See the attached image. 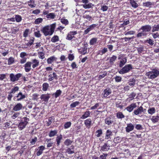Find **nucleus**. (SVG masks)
Instances as JSON below:
<instances>
[{"mask_svg":"<svg viewBox=\"0 0 159 159\" xmlns=\"http://www.w3.org/2000/svg\"><path fill=\"white\" fill-rule=\"evenodd\" d=\"M56 27V23H55L50 25V26L47 25L44 27L41 31L45 36L51 35L53 33Z\"/></svg>","mask_w":159,"mask_h":159,"instance_id":"nucleus-1","label":"nucleus"},{"mask_svg":"<svg viewBox=\"0 0 159 159\" xmlns=\"http://www.w3.org/2000/svg\"><path fill=\"white\" fill-rule=\"evenodd\" d=\"M152 29L151 26L149 25H146L143 26L139 29V30H142L141 32L138 33L136 37L138 38H141L142 36H146L148 34V32H150Z\"/></svg>","mask_w":159,"mask_h":159,"instance_id":"nucleus-2","label":"nucleus"},{"mask_svg":"<svg viewBox=\"0 0 159 159\" xmlns=\"http://www.w3.org/2000/svg\"><path fill=\"white\" fill-rule=\"evenodd\" d=\"M146 75L149 79H154L159 75V71L156 69H153L152 71L146 73Z\"/></svg>","mask_w":159,"mask_h":159,"instance_id":"nucleus-3","label":"nucleus"},{"mask_svg":"<svg viewBox=\"0 0 159 159\" xmlns=\"http://www.w3.org/2000/svg\"><path fill=\"white\" fill-rule=\"evenodd\" d=\"M30 119L27 117L22 118L18 125V128L19 130H21L25 128L28 123Z\"/></svg>","mask_w":159,"mask_h":159,"instance_id":"nucleus-4","label":"nucleus"},{"mask_svg":"<svg viewBox=\"0 0 159 159\" xmlns=\"http://www.w3.org/2000/svg\"><path fill=\"white\" fill-rule=\"evenodd\" d=\"M132 69H133V67L131 64H127L121 69L118 72L121 74H124L129 72Z\"/></svg>","mask_w":159,"mask_h":159,"instance_id":"nucleus-5","label":"nucleus"},{"mask_svg":"<svg viewBox=\"0 0 159 159\" xmlns=\"http://www.w3.org/2000/svg\"><path fill=\"white\" fill-rule=\"evenodd\" d=\"M19 89L18 86H15L13 88L11 89L10 92H8V95L7 97V99L8 101H11L13 96V94L15 93Z\"/></svg>","mask_w":159,"mask_h":159,"instance_id":"nucleus-6","label":"nucleus"},{"mask_svg":"<svg viewBox=\"0 0 159 159\" xmlns=\"http://www.w3.org/2000/svg\"><path fill=\"white\" fill-rule=\"evenodd\" d=\"M22 76V74L20 73H18L15 75L13 73H11L9 75L10 81L12 82L17 81Z\"/></svg>","mask_w":159,"mask_h":159,"instance_id":"nucleus-7","label":"nucleus"},{"mask_svg":"<svg viewBox=\"0 0 159 159\" xmlns=\"http://www.w3.org/2000/svg\"><path fill=\"white\" fill-rule=\"evenodd\" d=\"M26 97V95L23 94L21 92H19L14 96L13 99L15 101H20L25 99Z\"/></svg>","mask_w":159,"mask_h":159,"instance_id":"nucleus-8","label":"nucleus"},{"mask_svg":"<svg viewBox=\"0 0 159 159\" xmlns=\"http://www.w3.org/2000/svg\"><path fill=\"white\" fill-rule=\"evenodd\" d=\"M114 117L112 116H110L106 118L105 120V123L108 125L114 124Z\"/></svg>","mask_w":159,"mask_h":159,"instance_id":"nucleus-9","label":"nucleus"},{"mask_svg":"<svg viewBox=\"0 0 159 159\" xmlns=\"http://www.w3.org/2000/svg\"><path fill=\"white\" fill-rule=\"evenodd\" d=\"M143 112L144 108L142 106H140L139 107H138L137 109L134 110L133 115H139Z\"/></svg>","mask_w":159,"mask_h":159,"instance_id":"nucleus-10","label":"nucleus"},{"mask_svg":"<svg viewBox=\"0 0 159 159\" xmlns=\"http://www.w3.org/2000/svg\"><path fill=\"white\" fill-rule=\"evenodd\" d=\"M49 73H50V74L48 75V80L49 81H51L54 79L57 80V77L56 73L54 72H48Z\"/></svg>","mask_w":159,"mask_h":159,"instance_id":"nucleus-11","label":"nucleus"},{"mask_svg":"<svg viewBox=\"0 0 159 159\" xmlns=\"http://www.w3.org/2000/svg\"><path fill=\"white\" fill-rule=\"evenodd\" d=\"M111 93V89L109 88H107L104 90L102 93L103 98H108L107 96Z\"/></svg>","mask_w":159,"mask_h":159,"instance_id":"nucleus-12","label":"nucleus"},{"mask_svg":"<svg viewBox=\"0 0 159 159\" xmlns=\"http://www.w3.org/2000/svg\"><path fill=\"white\" fill-rule=\"evenodd\" d=\"M77 34L76 31H70L67 35L66 39L68 40H71L75 37L74 36Z\"/></svg>","mask_w":159,"mask_h":159,"instance_id":"nucleus-13","label":"nucleus"},{"mask_svg":"<svg viewBox=\"0 0 159 159\" xmlns=\"http://www.w3.org/2000/svg\"><path fill=\"white\" fill-rule=\"evenodd\" d=\"M23 108L22 104L20 103H18L13 106L12 110L15 111H17L21 110Z\"/></svg>","mask_w":159,"mask_h":159,"instance_id":"nucleus-14","label":"nucleus"},{"mask_svg":"<svg viewBox=\"0 0 159 159\" xmlns=\"http://www.w3.org/2000/svg\"><path fill=\"white\" fill-rule=\"evenodd\" d=\"M137 107V105L135 103H132L127 106L125 109L129 112H132L133 110Z\"/></svg>","mask_w":159,"mask_h":159,"instance_id":"nucleus-15","label":"nucleus"},{"mask_svg":"<svg viewBox=\"0 0 159 159\" xmlns=\"http://www.w3.org/2000/svg\"><path fill=\"white\" fill-rule=\"evenodd\" d=\"M31 64L30 61H28L23 66L26 72H28L30 71L31 69Z\"/></svg>","mask_w":159,"mask_h":159,"instance_id":"nucleus-16","label":"nucleus"},{"mask_svg":"<svg viewBox=\"0 0 159 159\" xmlns=\"http://www.w3.org/2000/svg\"><path fill=\"white\" fill-rule=\"evenodd\" d=\"M32 65V69H34L35 67L38 66L39 64V61L36 59H33L30 61Z\"/></svg>","mask_w":159,"mask_h":159,"instance_id":"nucleus-17","label":"nucleus"},{"mask_svg":"<svg viewBox=\"0 0 159 159\" xmlns=\"http://www.w3.org/2000/svg\"><path fill=\"white\" fill-rule=\"evenodd\" d=\"M84 124L85 127L89 129L92 125V121L91 119L88 118L84 120Z\"/></svg>","mask_w":159,"mask_h":159,"instance_id":"nucleus-18","label":"nucleus"},{"mask_svg":"<svg viewBox=\"0 0 159 159\" xmlns=\"http://www.w3.org/2000/svg\"><path fill=\"white\" fill-rule=\"evenodd\" d=\"M110 146L107 143H104L103 146L101 147L100 151L102 152H106L110 149Z\"/></svg>","mask_w":159,"mask_h":159,"instance_id":"nucleus-19","label":"nucleus"},{"mask_svg":"<svg viewBox=\"0 0 159 159\" xmlns=\"http://www.w3.org/2000/svg\"><path fill=\"white\" fill-rule=\"evenodd\" d=\"M97 26V25L95 24H93L89 26L84 31V34H87L91 30H93Z\"/></svg>","mask_w":159,"mask_h":159,"instance_id":"nucleus-20","label":"nucleus"},{"mask_svg":"<svg viewBox=\"0 0 159 159\" xmlns=\"http://www.w3.org/2000/svg\"><path fill=\"white\" fill-rule=\"evenodd\" d=\"M134 129V126L131 123L127 124V126L125 128L126 131L127 133H129L133 130Z\"/></svg>","mask_w":159,"mask_h":159,"instance_id":"nucleus-21","label":"nucleus"},{"mask_svg":"<svg viewBox=\"0 0 159 159\" xmlns=\"http://www.w3.org/2000/svg\"><path fill=\"white\" fill-rule=\"evenodd\" d=\"M50 96L49 94H42L40 97V98L44 102H48L49 99L50 98Z\"/></svg>","mask_w":159,"mask_h":159,"instance_id":"nucleus-22","label":"nucleus"},{"mask_svg":"<svg viewBox=\"0 0 159 159\" xmlns=\"http://www.w3.org/2000/svg\"><path fill=\"white\" fill-rule=\"evenodd\" d=\"M88 110V109H87V110L84 112V114L81 116L80 118L81 119H84L90 116L91 112Z\"/></svg>","mask_w":159,"mask_h":159,"instance_id":"nucleus-23","label":"nucleus"},{"mask_svg":"<svg viewBox=\"0 0 159 159\" xmlns=\"http://www.w3.org/2000/svg\"><path fill=\"white\" fill-rule=\"evenodd\" d=\"M74 146L73 145L71 146L70 148H68L66 149V152L68 154L74 153Z\"/></svg>","mask_w":159,"mask_h":159,"instance_id":"nucleus-24","label":"nucleus"},{"mask_svg":"<svg viewBox=\"0 0 159 159\" xmlns=\"http://www.w3.org/2000/svg\"><path fill=\"white\" fill-rule=\"evenodd\" d=\"M127 62V59L126 57L121 59L119 61V66L120 67H122L124 66Z\"/></svg>","mask_w":159,"mask_h":159,"instance_id":"nucleus-25","label":"nucleus"},{"mask_svg":"<svg viewBox=\"0 0 159 159\" xmlns=\"http://www.w3.org/2000/svg\"><path fill=\"white\" fill-rule=\"evenodd\" d=\"M39 150L36 152V155L37 156H39L40 155L43 153V151L44 150L45 148L44 146L42 145L39 146Z\"/></svg>","mask_w":159,"mask_h":159,"instance_id":"nucleus-26","label":"nucleus"},{"mask_svg":"<svg viewBox=\"0 0 159 159\" xmlns=\"http://www.w3.org/2000/svg\"><path fill=\"white\" fill-rule=\"evenodd\" d=\"M108 51L107 49L104 48L103 49H101L97 52L98 55H102Z\"/></svg>","mask_w":159,"mask_h":159,"instance_id":"nucleus-27","label":"nucleus"},{"mask_svg":"<svg viewBox=\"0 0 159 159\" xmlns=\"http://www.w3.org/2000/svg\"><path fill=\"white\" fill-rule=\"evenodd\" d=\"M62 139V136L61 134H60L57 136L56 138V141L57 142V146L60 145L61 141Z\"/></svg>","mask_w":159,"mask_h":159,"instance_id":"nucleus-28","label":"nucleus"},{"mask_svg":"<svg viewBox=\"0 0 159 159\" xmlns=\"http://www.w3.org/2000/svg\"><path fill=\"white\" fill-rule=\"evenodd\" d=\"M57 59V58L55 57L54 56L51 57L47 59V63L48 64H51L54 61H56Z\"/></svg>","mask_w":159,"mask_h":159,"instance_id":"nucleus-29","label":"nucleus"},{"mask_svg":"<svg viewBox=\"0 0 159 159\" xmlns=\"http://www.w3.org/2000/svg\"><path fill=\"white\" fill-rule=\"evenodd\" d=\"M129 2L132 7L136 8L138 7V4L134 0H129Z\"/></svg>","mask_w":159,"mask_h":159,"instance_id":"nucleus-30","label":"nucleus"},{"mask_svg":"<svg viewBox=\"0 0 159 159\" xmlns=\"http://www.w3.org/2000/svg\"><path fill=\"white\" fill-rule=\"evenodd\" d=\"M136 95V94L134 92H132L128 96L129 98H128L126 99V100H128L129 99V101H131L133 99H134V97Z\"/></svg>","mask_w":159,"mask_h":159,"instance_id":"nucleus-31","label":"nucleus"},{"mask_svg":"<svg viewBox=\"0 0 159 159\" xmlns=\"http://www.w3.org/2000/svg\"><path fill=\"white\" fill-rule=\"evenodd\" d=\"M150 120L153 123H156L158 122L159 120V116H153L150 119Z\"/></svg>","mask_w":159,"mask_h":159,"instance_id":"nucleus-32","label":"nucleus"},{"mask_svg":"<svg viewBox=\"0 0 159 159\" xmlns=\"http://www.w3.org/2000/svg\"><path fill=\"white\" fill-rule=\"evenodd\" d=\"M57 133V130H51L49 132L48 136L49 137H52L54 136Z\"/></svg>","mask_w":159,"mask_h":159,"instance_id":"nucleus-33","label":"nucleus"},{"mask_svg":"<svg viewBox=\"0 0 159 159\" xmlns=\"http://www.w3.org/2000/svg\"><path fill=\"white\" fill-rule=\"evenodd\" d=\"M61 93L62 91L60 89H58L57 90L56 92L52 94V95L54 96L56 98L61 95Z\"/></svg>","mask_w":159,"mask_h":159,"instance_id":"nucleus-34","label":"nucleus"},{"mask_svg":"<svg viewBox=\"0 0 159 159\" xmlns=\"http://www.w3.org/2000/svg\"><path fill=\"white\" fill-rule=\"evenodd\" d=\"M116 116L118 119H122L125 117L122 112L119 111L116 113Z\"/></svg>","mask_w":159,"mask_h":159,"instance_id":"nucleus-35","label":"nucleus"},{"mask_svg":"<svg viewBox=\"0 0 159 159\" xmlns=\"http://www.w3.org/2000/svg\"><path fill=\"white\" fill-rule=\"evenodd\" d=\"M28 5L31 8H33L36 6L34 1L32 0H30L29 1H28Z\"/></svg>","mask_w":159,"mask_h":159,"instance_id":"nucleus-36","label":"nucleus"},{"mask_svg":"<svg viewBox=\"0 0 159 159\" xmlns=\"http://www.w3.org/2000/svg\"><path fill=\"white\" fill-rule=\"evenodd\" d=\"M83 17L84 19H86L89 21H92L93 20L92 17L87 14H84Z\"/></svg>","mask_w":159,"mask_h":159,"instance_id":"nucleus-37","label":"nucleus"},{"mask_svg":"<svg viewBox=\"0 0 159 159\" xmlns=\"http://www.w3.org/2000/svg\"><path fill=\"white\" fill-rule=\"evenodd\" d=\"M43 19L42 18L39 17L35 20L34 23L35 25H39L42 22Z\"/></svg>","mask_w":159,"mask_h":159,"instance_id":"nucleus-38","label":"nucleus"},{"mask_svg":"<svg viewBox=\"0 0 159 159\" xmlns=\"http://www.w3.org/2000/svg\"><path fill=\"white\" fill-rule=\"evenodd\" d=\"M98 38H92L90 41L89 44L91 45H93L95 44L97 41Z\"/></svg>","mask_w":159,"mask_h":159,"instance_id":"nucleus-39","label":"nucleus"},{"mask_svg":"<svg viewBox=\"0 0 159 159\" xmlns=\"http://www.w3.org/2000/svg\"><path fill=\"white\" fill-rule=\"evenodd\" d=\"M56 16L55 14L53 13H49L47 16H46V18L49 19H53Z\"/></svg>","mask_w":159,"mask_h":159,"instance_id":"nucleus-40","label":"nucleus"},{"mask_svg":"<svg viewBox=\"0 0 159 159\" xmlns=\"http://www.w3.org/2000/svg\"><path fill=\"white\" fill-rule=\"evenodd\" d=\"M87 48L85 47H84L81 49H80L79 50V52L80 53L83 55H84L87 53Z\"/></svg>","mask_w":159,"mask_h":159,"instance_id":"nucleus-41","label":"nucleus"},{"mask_svg":"<svg viewBox=\"0 0 159 159\" xmlns=\"http://www.w3.org/2000/svg\"><path fill=\"white\" fill-rule=\"evenodd\" d=\"M156 112V110L154 107L149 108L148 110V114L151 115L154 114Z\"/></svg>","mask_w":159,"mask_h":159,"instance_id":"nucleus-42","label":"nucleus"},{"mask_svg":"<svg viewBox=\"0 0 159 159\" xmlns=\"http://www.w3.org/2000/svg\"><path fill=\"white\" fill-rule=\"evenodd\" d=\"M59 40V37L57 35H54L51 39V41L53 43H55L58 41Z\"/></svg>","mask_w":159,"mask_h":159,"instance_id":"nucleus-43","label":"nucleus"},{"mask_svg":"<svg viewBox=\"0 0 159 159\" xmlns=\"http://www.w3.org/2000/svg\"><path fill=\"white\" fill-rule=\"evenodd\" d=\"M135 79L134 78H133L129 79L128 81V83L130 86H133L135 84Z\"/></svg>","mask_w":159,"mask_h":159,"instance_id":"nucleus-44","label":"nucleus"},{"mask_svg":"<svg viewBox=\"0 0 159 159\" xmlns=\"http://www.w3.org/2000/svg\"><path fill=\"white\" fill-rule=\"evenodd\" d=\"M49 87V84L47 83H44L42 85V90L43 91H46L47 90Z\"/></svg>","mask_w":159,"mask_h":159,"instance_id":"nucleus-45","label":"nucleus"},{"mask_svg":"<svg viewBox=\"0 0 159 159\" xmlns=\"http://www.w3.org/2000/svg\"><path fill=\"white\" fill-rule=\"evenodd\" d=\"M121 141V139L119 137H117L116 138H114L113 142L115 145L119 143H120Z\"/></svg>","mask_w":159,"mask_h":159,"instance_id":"nucleus-46","label":"nucleus"},{"mask_svg":"<svg viewBox=\"0 0 159 159\" xmlns=\"http://www.w3.org/2000/svg\"><path fill=\"white\" fill-rule=\"evenodd\" d=\"M93 5L92 3H90L87 4H84L83 5V6L84 8L87 9L91 8Z\"/></svg>","mask_w":159,"mask_h":159,"instance_id":"nucleus-47","label":"nucleus"},{"mask_svg":"<svg viewBox=\"0 0 159 159\" xmlns=\"http://www.w3.org/2000/svg\"><path fill=\"white\" fill-rule=\"evenodd\" d=\"M117 57L115 55H113L111 57L109 60V62L111 64L114 63V62L116 60Z\"/></svg>","mask_w":159,"mask_h":159,"instance_id":"nucleus-48","label":"nucleus"},{"mask_svg":"<svg viewBox=\"0 0 159 159\" xmlns=\"http://www.w3.org/2000/svg\"><path fill=\"white\" fill-rule=\"evenodd\" d=\"M152 28V32H153L159 31V24L157 25H155L153 26Z\"/></svg>","mask_w":159,"mask_h":159,"instance_id":"nucleus-49","label":"nucleus"},{"mask_svg":"<svg viewBox=\"0 0 159 159\" xmlns=\"http://www.w3.org/2000/svg\"><path fill=\"white\" fill-rule=\"evenodd\" d=\"M72 142V141L70 139H67L64 142V144L66 146H68L71 144Z\"/></svg>","mask_w":159,"mask_h":159,"instance_id":"nucleus-50","label":"nucleus"},{"mask_svg":"<svg viewBox=\"0 0 159 159\" xmlns=\"http://www.w3.org/2000/svg\"><path fill=\"white\" fill-rule=\"evenodd\" d=\"M95 133L96 134V136L97 137H100L102 135V129H98V130H97L96 131Z\"/></svg>","mask_w":159,"mask_h":159,"instance_id":"nucleus-51","label":"nucleus"},{"mask_svg":"<svg viewBox=\"0 0 159 159\" xmlns=\"http://www.w3.org/2000/svg\"><path fill=\"white\" fill-rule=\"evenodd\" d=\"M34 40V38H33L32 39H30L27 43H25V44L27 46H30L33 44Z\"/></svg>","mask_w":159,"mask_h":159,"instance_id":"nucleus-52","label":"nucleus"},{"mask_svg":"<svg viewBox=\"0 0 159 159\" xmlns=\"http://www.w3.org/2000/svg\"><path fill=\"white\" fill-rule=\"evenodd\" d=\"M15 62L14 59L13 57H11L9 58L8 60V64L11 65L13 64Z\"/></svg>","mask_w":159,"mask_h":159,"instance_id":"nucleus-53","label":"nucleus"},{"mask_svg":"<svg viewBox=\"0 0 159 159\" xmlns=\"http://www.w3.org/2000/svg\"><path fill=\"white\" fill-rule=\"evenodd\" d=\"M71 123L70 122H66L64 126V128L65 129H67L70 128L71 125Z\"/></svg>","mask_w":159,"mask_h":159,"instance_id":"nucleus-54","label":"nucleus"},{"mask_svg":"<svg viewBox=\"0 0 159 159\" xmlns=\"http://www.w3.org/2000/svg\"><path fill=\"white\" fill-rule=\"evenodd\" d=\"M61 22L62 23L66 25L68 24L69 21L67 19H66L64 18H62L61 19Z\"/></svg>","mask_w":159,"mask_h":159,"instance_id":"nucleus-55","label":"nucleus"},{"mask_svg":"<svg viewBox=\"0 0 159 159\" xmlns=\"http://www.w3.org/2000/svg\"><path fill=\"white\" fill-rule=\"evenodd\" d=\"M53 117H49L48 120V121L47 123V126H49L52 123L53 121Z\"/></svg>","mask_w":159,"mask_h":159,"instance_id":"nucleus-56","label":"nucleus"},{"mask_svg":"<svg viewBox=\"0 0 159 159\" xmlns=\"http://www.w3.org/2000/svg\"><path fill=\"white\" fill-rule=\"evenodd\" d=\"M15 19L17 22H19L22 20V17L20 15H16Z\"/></svg>","mask_w":159,"mask_h":159,"instance_id":"nucleus-57","label":"nucleus"},{"mask_svg":"<svg viewBox=\"0 0 159 159\" xmlns=\"http://www.w3.org/2000/svg\"><path fill=\"white\" fill-rule=\"evenodd\" d=\"M80 104V102L78 101H76L73 102L70 105V107L71 108H74L76 107L77 106L79 105Z\"/></svg>","mask_w":159,"mask_h":159,"instance_id":"nucleus-58","label":"nucleus"},{"mask_svg":"<svg viewBox=\"0 0 159 159\" xmlns=\"http://www.w3.org/2000/svg\"><path fill=\"white\" fill-rule=\"evenodd\" d=\"M152 5V3L150 2H147L143 3V6L147 7H149Z\"/></svg>","mask_w":159,"mask_h":159,"instance_id":"nucleus-59","label":"nucleus"},{"mask_svg":"<svg viewBox=\"0 0 159 159\" xmlns=\"http://www.w3.org/2000/svg\"><path fill=\"white\" fill-rule=\"evenodd\" d=\"M143 49L144 47L143 46H141L140 47L137 48V50L139 54H140L142 52Z\"/></svg>","mask_w":159,"mask_h":159,"instance_id":"nucleus-60","label":"nucleus"},{"mask_svg":"<svg viewBox=\"0 0 159 159\" xmlns=\"http://www.w3.org/2000/svg\"><path fill=\"white\" fill-rule=\"evenodd\" d=\"M34 35L35 37L39 38L41 37L42 34L39 30L35 31L34 32Z\"/></svg>","mask_w":159,"mask_h":159,"instance_id":"nucleus-61","label":"nucleus"},{"mask_svg":"<svg viewBox=\"0 0 159 159\" xmlns=\"http://www.w3.org/2000/svg\"><path fill=\"white\" fill-rule=\"evenodd\" d=\"M122 77L119 76H116L115 77L116 82L117 83L120 82L122 80Z\"/></svg>","mask_w":159,"mask_h":159,"instance_id":"nucleus-62","label":"nucleus"},{"mask_svg":"<svg viewBox=\"0 0 159 159\" xmlns=\"http://www.w3.org/2000/svg\"><path fill=\"white\" fill-rule=\"evenodd\" d=\"M107 156V153H104L102 155H100L98 159H106Z\"/></svg>","mask_w":159,"mask_h":159,"instance_id":"nucleus-63","label":"nucleus"},{"mask_svg":"<svg viewBox=\"0 0 159 159\" xmlns=\"http://www.w3.org/2000/svg\"><path fill=\"white\" fill-rule=\"evenodd\" d=\"M146 42L148 43L150 45L152 46L154 44V41L153 40L150 39H148L146 41Z\"/></svg>","mask_w":159,"mask_h":159,"instance_id":"nucleus-64","label":"nucleus"}]
</instances>
